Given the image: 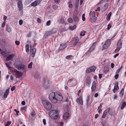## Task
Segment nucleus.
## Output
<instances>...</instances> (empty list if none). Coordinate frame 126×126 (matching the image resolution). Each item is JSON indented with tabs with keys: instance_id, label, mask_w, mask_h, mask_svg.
I'll list each match as a JSON object with an SVG mask.
<instances>
[{
	"instance_id": "72a5a7b5",
	"label": "nucleus",
	"mask_w": 126,
	"mask_h": 126,
	"mask_svg": "<svg viewBox=\"0 0 126 126\" xmlns=\"http://www.w3.org/2000/svg\"><path fill=\"white\" fill-rule=\"evenodd\" d=\"M110 109L109 108H107L106 110H105L104 112V113H105L107 115L108 113H109V112L110 111Z\"/></svg>"
},
{
	"instance_id": "9d476101",
	"label": "nucleus",
	"mask_w": 126,
	"mask_h": 126,
	"mask_svg": "<svg viewBox=\"0 0 126 126\" xmlns=\"http://www.w3.org/2000/svg\"><path fill=\"white\" fill-rule=\"evenodd\" d=\"M42 0H36L32 3L31 5L32 6L35 7L38 5L42 1Z\"/></svg>"
},
{
	"instance_id": "58836bf2",
	"label": "nucleus",
	"mask_w": 126,
	"mask_h": 126,
	"mask_svg": "<svg viewBox=\"0 0 126 126\" xmlns=\"http://www.w3.org/2000/svg\"><path fill=\"white\" fill-rule=\"evenodd\" d=\"M11 121H7L5 125V126H9L11 124Z\"/></svg>"
},
{
	"instance_id": "cd10ccee",
	"label": "nucleus",
	"mask_w": 126,
	"mask_h": 126,
	"mask_svg": "<svg viewBox=\"0 0 126 126\" xmlns=\"http://www.w3.org/2000/svg\"><path fill=\"white\" fill-rule=\"evenodd\" d=\"M111 42L110 39H108L106 41L105 43H106V44L109 47L110 44Z\"/></svg>"
},
{
	"instance_id": "9b49d317",
	"label": "nucleus",
	"mask_w": 126,
	"mask_h": 126,
	"mask_svg": "<svg viewBox=\"0 0 126 126\" xmlns=\"http://www.w3.org/2000/svg\"><path fill=\"white\" fill-rule=\"evenodd\" d=\"M23 6V4L22 2L20 1H18L17 2V7L20 11H21L22 10Z\"/></svg>"
},
{
	"instance_id": "a878e982",
	"label": "nucleus",
	"mask_w": 126,
	"mask_h": 126,
	"mask_svg": "<svg viewBox=\"0 0 126 126\" xmlns=\"http://www.w3.org/2000/svg\"><path fill=\"white\" fill-rule=\"evenodd\" d=\"M58 22L60 23L63 24L65 22V20L63 17H61L58 20Z\"/></svg>"
},
{
	"instance_id": "f257e3e1",
	"label": "nucleus",
	"mask_w": 126,
	"mask_h": 126,
	"mask_svg": "<svg viewBox=\"0 0 126 126\" xmlns=\"http://www.w3.org/2000/svg\"><path fill=\"white\" fill-rule=\"evenodd\" d=\"M49 99L52 103L55 104L62 100L63 97L61 94L59 92H55L50 94Z\"/></svg>"
},
{
	"instance_id": "ea45409f",
	"label": "nucleus",
	"mask_w": 126,
	"mask_h": 126,
	"mask_svg": "<svg viewBox=\"0 0 126 126\" xmlns=\"http://www.w3.org/2000/svg\"><path fill=\"white\" fill-rule=\"evenodd\" d=\"M58 7L56 5H54L52 6V8L54 10L57 9Z\"/></svg>"
},
{
	"instance_id": "4d7b16f0",
	"label": "nucleus",
	"mask_w": 126,
	"mask_h": 126,
	"mask_svg": "<svg viewBox=\"0 0 126 126\" xmlns=\"http://www.w3.org/2000/svg\"><path fill=\"white\" fill-rule=\"evenodd\" d=\"M15 42L16 44L17 45H18L19 44L20 42L18 41H16Z\"/></svg>"
},
{
	"instance_id": "6e6552de",
	"label": "nucleus",
	"mask_w": 126,
	"mask_h": 126,
	"mask_svg": "<svg viewBox=\"0 0 126 126\" xmlns=\"http://www.w3.org/2000/svg\"><path fill=\"white\" fill-rule=\"evenodd\" d=\"M96 69V68L94 66H92L88 68L86 70L87 73H89L94 71Z\"/></svg>"
},
{
	"instance_id": "2eb2a0df",
	"label": "nucleus",
	"mask_w": 126,
	"mask_h": 126,
	"mask_svg": "<svg viewBox=\"0 0 126 126\" xmlns=\"http://www.w3.org/2000/svg\"><path fill=\"white\" fill-rule=\"evenodd\" d=\"M14 57L13 54L9 55L7 57L6 60V61H8L9 60H12Z\"/></svg>"
},
{
	"instance_id": "5701e85b",
	"label": "nucleus",
	"mask_w": 126,
	"mask_h": 126,
	"mask_svg": "<svg viewBox=\"0 0 126 126\" xmlns=\"http://www.w3.org/2000/svg\"><path fill=\"white\" fill-rule=\"evenodd\" d=\"M117 47L120 49L122 48V43L121 40H120L118 42L117 44Z\"/></svg>"
},
{
	"instance_id": "4c0bfd02",
	"label": "nucleus",
	"mask_w": 126,
	"mask_h": 126,
	"mask_svg": "<svg viewBox=\"0 0 126 126\" xmlns=\"http://www.w3.org/2000/svg\"><path fill=\"white\" fill-rule=\"evenodd\" d=\"M85 31H83L82 32H81V33L80 34V35L81 36H84L85 35Z\"/></svg>"
},
{
	"instance_id": "bf43d9fd",
	"label": "nucleus",
	"mask_w": 126,
	"mask_h": 126,
	"mask_svg": "<svg viewBox=\"0 0 126 126\" xmlns=\"http://www.w3.org/2000/svg\"><path fill=\"white\" fill-rule=\"evenodd\" d=\"M103 105V103H101L99 106L98 107V109H99L100 108H101L102 107V105Z\"/></svg>"
},
{
	"instance_id": "6e6d98bb",
	"label": "nucleus",
	"mask_w": 126,
	"mask_h": 126,
	"mask_svg": "<svg viewBox=\"0 0 126 126\" xmlns=\"http://www.w3.org/2000/svg\"><path fill=\"white\" fill-rule=\"evenodd\" d=\"M23 21L22 20H20L19 21V24L20 25H21L22 24Z\"/></svg>"
},
{
	"instance_id": "680f3d73",
	"label": "nucleus",
	"mask_w": 126,
	"mask_h": 126,
	"mask_svg": "<svg viewBox=\"0 0 126 126\" xmlns=\"http://www.w3.org/2000/svg\"><path fill=\"white\" fill-rule=\"evenodd\" d=\"M43 122L44 124V125H46V120L45 119H44L43 120Z\"/></svg>"
},
{
	"instance_id": "4be33fe9",
	"label": "nucleus",
	"mask_w": 126,
	"mask_h": 126,
	"mask_svg": "<svg viewBox=\"0 0 126 126\" xmlns=\"http://www.w3.org/2000/svg\"><path fill=\"white\" fill-rule=\"evenodd\" d=\"M63 118L65 120H66L69 118V113L66 112L63 115Z\"/></svg>"
},
{
	"instance_id": "0eeeda50",
	"label": "nucleus",
	"mask_w": 126,
	"mask_h": 126,
	"mask_svg": "<svg viewBox=\"0 0 126 126\" xmlns=\"http://www.w3.org/2000/svg\"><path fill=\"white\" fill-rule=\"evenodd\" d=\"M79 40V38L78 37H76L73 40L71 41V44L73 46H74L78 43Z\"/></svg>"
},
{
	"instance_id": "e2e57ef3",
	"label": "nucleus",
	"mask_w": 126,
	"mask_h": 126,
	"mask_svg": "<svg viewBox=\"0 0 126 126\" xmlns=\"http://www.w3.org/2000/svg\"><path fill=\"white\" fill-rule=\"evenodd\" d=\"M3 94V91L2 90L0 91V95H2Z\"/></svg>"
},
{
	"instance_id": "aec40b11",
	"label": "nucleus",
	"mask_w": 126,
	"mask_h": 126,
	"mask_svg": "<svg viewBox=\"0 0 126 126\" xmlns=\"http://www.w3.org/2000/svg\"><path fill=\"white\" fill-rule=\"evenodd\" d=\"M75 80L72 79H70L67 82V83L70 85H73V83H74Z\"/></svg>"
},
{
	"instance_id": "69168bd1",
	"label": "nucleus",
	"mask_w": 126,
	"mask_h": 126,
	"mask_svg": "<svg viewBox=\"0 0 126 126\" xmlns=\"http://www.w3.org/2000/svg\"><path fill=\"white\" fill-rule=\"evenodd\" d=\"M106 115H107L106 114L104 113L103 112V114L102 116V118H105L106 117Z\"/></svg>"
},
{
	"instance_id": "49530a36",
	"label": "nucleus",
	"mask_w": 126,
	"mask_h": 126,
	"mask_svg": "<svg viewBox=\"0 0 126 126\" xmlns=\"http://www.w3.org/2000/svg\"><path fill=\"white\" fill-rule=\"evenodd\" d=\"M21 110H24L25 111H26L27 107H23L21 108Z\"/></svg>"
},
{
	"instance_id": "09e8293b",
	"label": "nucleus",
	"mask_w": 126,
	"mask_h": 126,
	"mask_svg": "<svg viewBox=\"0 0 126 126\" xmlns=\"http://www.w3.org/2000/svg\"><path fill=\"white\" fill-rule=\"evenodd\" d=\"M68 4H69V7L70 8H72V7L73 5H72V4L71 3H70V1L69 2H68Z\"/></svg>"
},
{
	"instance_id": "c03bdc74",
	"label": "nucleus",
	"mask_w": 126,
	"mask_h": 126,
	"mask_svg": "<svg viewBox=\"0 0 126 126\" xmlns=\"http://www.w3.org/2000/svg\"><path fill=\"white\" fill-rule=\"evenodd\" d=\"M111 27V25L110 24H109L108 25V27L107 29L108 30H109L110 28Z\"/></svg>"
},
{
	"instance_id": "c9c22d12",
	"label": "nucleus",
	"mask_w": 126,
	"mask_h": 126,
	"mask_svg": "<svg viewBox=\"0 0 126 126\" xmlns=\"http://www.w3.org/2000/svg\"><path fill=\"white\" fill-rule=\"evenodd\" d=\"M29 45L28 44H27L26 46L25 47V48L26 49V52H28L29 51Z\"/></svg>"
},
{
	"instance_id": "7ed1b4c3",
	"label": "nucleus",
	"mask_w": 126,
	"mask_h": 126,
	"mask_svg": "<svg viewBox=\"0 0 126 126\" xmlns=\"http://www.w3.org/2000/svg\"><path fill=\"white\" fill-rule=\"evenodd\" d=\"M78 11L77 10H75L74 12L73 15V21L77 23L79 22L80 17L78 15Z\"/></svg>"
},
{
	"instance_id": "a19ab883",
	"label": "nucleus",
	"mask_w": 126,
	"mask_h": 126,
	"mask_svg": "<svg viewBox=\"0 0 126 126\" xmlns=\"http://www.w3.org/2000/svg\"><path fill=\"white\" fill-rule=\"evenodd\" d=\"M73 19L72 18H69L68 19V21L69 23H72L73 22Z\"/></svg>"
},
{
	"instance_id": "603ef678",
	"label": "nucleus",
	"mask_w": 126,
	"mask_h": 126,
	"mask_svg": "<svg viewBox=\"0 0 126 126\" xmlns=\"http://www.w3.org/2000/svg\"><path fill=\"white\" fill-rule=\"evenodd\" d=\"M120 48H118L117 47V48L115 49V53H116L118 52L119 51V50H120Z\"/></svg>"
},
{
	"instance_id": "c85d7f7f",
	"label": "nucleus",
	"mask_w": 126,
	"mask_h": 126,
	"mask_svg": "<svg viewBox=\"0 0 126 126\" xmlns=\"http://www.w3.org/2000/svg\"><path fill=\"white\" fill-rule=\"evenodd\" d=\"M126 106V102L125 101L123 102L121 105V110L123 109L125 106Z\"/></svg>"
},
{
	"instance_id": "774afa93",
	"label": "nucleus",
	"mask_w": 126,
	"mask_h": 126,
	"mask_svg": "<svg viewBox=\"0 0 126 126\" xmlns=\"http://www.w3.org/2000/svg\"><path fill=\"white\" fill-rule=\"evenodd\" d=\"M7 17L6 16H4L3 17V20L4 21V22H6V20L7 19Z\"/></svg>"
},
{
	"instance_id": "e433bc0d",
	"label": "nucleus",
	"mask_w": 126,
	"mask_h": 126,
	"mask_svg": "<svg viewBox=\"0 0 126 126\" xmlns=\"http://www.w3.org/2000/svg\"><path fill=\"white\" fill-rule=\"evenodd\" d=\"M109 47L108 45L106 44V43H105L103 45V49H107Z\"/></svg>"
},
{
	"instance_id": "20e7f679",
	"label": "nucleus",
	"mask_w": 126,
	"mask_h": 126,
	"mask_svg": "<svg viewBox=\"0 0 126 126\" xmlns=\"http://www.w3.org/2000/svg\"><path fill=\"white\" fill-rule=\"evenodd\" d=\"M43 104L46 109L49 110L52 107L51 104L49 101L46 100H43L42 101Z\"/></svg>"
},
{
	"instance_id": "a211bd4d",
	"label": "nucleus",
	"mask_w": 126,
	"mask_h": 126,
	"mask_svg": "<svg viewBox=\"0 0 126 126\" xmlns=\"http://www.w3.org/2000/svg\"><path fill=\"white\" fill-rule=\"evenodd\" d=\"M7 51L6 49L4 47L2 48V49H1L0 48V52L1 54L3 55H4L5 54V53Z\"/></svg>"
},
{
	"instance_id": "ddd939ff",
	"label": "nucleus",
	"mask_w": 126,
	"mask_h": 126,
	"mask_svg": "<svg viewBox=\"0 0 126 126\" xmlns=\"http://www.w3.org/2000/svg\"><path fill=\"white\" fill-rule=\"evenodd\" d=\"M36 50V49L35 48H31L30 51L32 52V57H33L35 56Z\"/></svg>"
},
{
	"instance_id": "f03ea898",
	"label": "nucleus",
	"mask_w": 126,
	"mask_h": 126,
	"mask_svg": "<svg viewBox=\"0 0 126 126\" xmlns=\"http://www.w3.org/2000/svg\"><path fill=\"white\" fill-rule=\"evenodd\" d=\"M49 115L50 118L53 120H56L59 117V112L56 110L50 111L49 112Z\"/></svg>"
},
{
	"instance_id": "1a4fd4ad",
	"label": "nucleus",
	"mask_w": 126,
	"mask_h": 126,
	"mask_svg": "<svg viewBox=\"0 0 126 126\" xmlns=\"http://www.w3.org/2000/svg\"><path fill=\"white\" fill-rule=\"evenodd\" d=\"M67 45L68 42L64 43V44H61L59 47V50H61L67 47Z\"/></svg>"
},
{
	"instance_id": "3c124183",
	"label": "nucleus",
	"mask_w": 126,
	"mask_h": 126,
	"mask_svg": "<svg viewBox=\"0 0 126 126\" xmlns=\"http://www.w3.org/2000/svg\"><path fill=\"white\" fill-rule=\"evenodd\" d=\"M85 14H83L82 16V19L83 21H84L85 19Z\"/></svg>"
},
{
	"instance_id": "79ce46f5",
	"label": "nucleus",
	"mask_w": 126,
	"mask_h": 126,
	"mask_svg": "<svg viewBox=\"0 0 126 126\" xmlns=\"http://www.w3.org/2000/svg\"><path fill=\"white\" fill-rule=\"evenodd\" d=\"M54 123V121H53L49 120V123L50 125V126H53V123Z\"/></svg>"
},
{
	"instance_id": "052dcab7",
	"label": "nucleus",
	"mask_w": 126,
	"mask_h": 126,
	"mask_svg": "<svg viewBox=\"0 0 126 126\" xmlns=\"http://www.w3.org/2000/svg\"><path fill=\"white\" fill-rule=\"evenodd\" d=\"M95 12L93 11L92 14V17H95Z\"/></svg>"
},
{
	"instance_id": "473e14b6",
	"label": "nucleus",
	"mask_w": 126,
	"mask_h": 126,
	"mask_svg": "<svg viewBox=\"0 0 126 126\" xmlns=\"http://www.w3.org/2000/svg\"><path fill=\"white\" fill-rule=\"evenodd\" d=\"M89 96H88L87 99V100H86V106L87 107H89V106L90 105V104L89 102Z\"/></svg>"
},
{
	"instance_id": "a18cd8bd",
	"label": "nucleus",
	"mask_w": 126,
	"mask_h": 126,
	"mask_svg": "<svg viewBox=\"0 0 126 126\" xmlns=\"http://www.w3.org/2000/svg\"><path fill=\"white\" fill-rule=\"evenodd\" d=\"M51 24V21L50 20H48L47 21L46 23V25L47 26H49Z\"/></svg>"
},
{
	"instance_id": "f3484780",
	"label": "nucleus",
	"mask_w": 126,
	"mask_h": 126,
	"mask_svg": "<svg viewBox=\"0 0 126 126\" xmlns=\"http://www.w3.org/2000/svg\"><path fill=\"white\" fill-rule=\"evenodd\" d=\"M95 44V43H93V44L90 47V48L89 49V50L88 51L89 52L91 53L92 51L94 50L95 48V45H94V44Z\"/></svg>"
},
{
	"instance_id": "8fccbe9b",
	"label": "nucleus",
	"mask_w": 126,
	"mask_h": 126,
	"mask_svg": "<svg viewBox=\"0 0 126 126\" xmlns=\"http://www.w3.org/2000/svg\"><path fill=\"white\" fill-rule=\"evenodd\" d=\"M100 8L99 7H97L95 11V12H99L100 11Z\"/></svg>"
},
{
	"instance_id": "6ab92c4d",
	"label": "nucleus",
	"mask_w": 126,
	"mask_h": 126,
	"mask_svg": "<svg viewBox=\"0 0 126 126\" xmlns=\"http://www.w3.org/2000/svg\"><path fill=\"white\" fill-rule=\"evenodd\" d=\"M119 89V87L118 85V84L117 83L116 84L114 87V89L113 90V92L114 93H115L116 91H117Z\"/></svg>"
},
{
	"instance_id": "393cba45",
	"label": "nucleus",
	"mask_w": 126,
	"mask_h": 126,
	"mask_svg": "<svg viewBox=\"0 0 126 126\" xmlns=\"http://www.w3.org/2000/svg\"><path fill=\"white\" fill-rule=\"evenodd\" d=\"M11 62H9L6 63L5 64L6 66L8 67V68L11 71V70H13V68L11 67L10 66V65L11 64Z\"/></svg>"
},
{
	"instance_id": "5fc2aeb1",
	"label": "nucleus",
	"mask_w": 126,
	"mask_h": 126,
	"mask_svg": "<svg viewBox=\"0 0 126 126\" xmlns=\"http://www.w3.org/2000/svg\"><path fill=\"white\" fill-rule=\"evenodd\" d=\"M104 69L106 72H108L109 71V69L107 67H105L104 68Z\"/></svg>"
},
{
	"instance_id": "13d9d810",
	"label": "nucleus",
	"mask_w": 126,
	"mask_h": 126,
	"mask_svg": "<svg viewBox=\"0 0 126 126\" xmlns=\"http://www.w3.org/2000/svg\"><path fill=\"white\" fill-rule=\"evenodd\" d=\"M93 18L92 20L93 21L95 22V21L96 19H97V18L95 16V17H93Z\"/></svg>"
},
{
	"instance_id": "4468645a",
	"label": "nucleus",
	"mask_w": 126,
	"mask_h": 126,
	"mask_svg": "<svg viewBox=\"0 0 126 126\" xmlns=\"http://www.w3.org/2000/svg\"><path fill=\"white\" fill-rule=\"evenodd\" d=\"M86 81L87 85V86H89L91 83V79L89 77H87L86 79Z\"/></svg>"
},
{
	"instance_id": "bb28decb",
	"label": "nucleus",
	"mask_w": 126,
	"mask_h": 126,
	"mask_svg": "<svg viewBox=\"0 0 126 126\" xmlns=\"http://www.w3.org/2000/svg\"><path fill=\"white\" fill-rule=\"evenodd\" d=\"M9 89H7L6 90L3 95L4 97V98H6L7 97L9 94Z\"/></svg>"
},
{
	"instance_id": "c756f323",
	"label": "nucleus",
	"mask_w": 126,
	"mask_h": 126,
	"mask_svg": "<svg viewBox=\"0 0 126 126\" xmlns=\"http://www.w3.org/2000/svg\"><path fill=\"white\" fill-rule=\"evenodd\" d=\"M76 27V26L75 25L73 26H71L69 27V28L70 30L73 31L75 29Z\"/></svg>"
},
{
	"instance_id": "b1692460",
	"label": "nucleus",
	"mask_w": 126,
	"mask_h": 126,
	"mask_svg": "<svg viewBox=\"0 0 126 126\" xmlns=\"http://www.w3.org/2000/svg\"><path fill=\"white\" fill-rule=\"evenodd\" d=\"M55 32V31L54 32L51 31H47L46 33V35L47 36H48L51 35L52 33H54Z\"/></svg>"
},
{
	"instance_id": "37998d69",
	"label": "nucleus",
	"mask_w": 126,
	"mask_h": 126,
	"mask_svg": "<svg viewBox=\"0 0 126 126\" xmlns=\"http://www.w3.org/2000/svg\"><path fill=\"white\" fill-rule=\"evenodd\" d=\"M32 62H31L28 65V68H31L32 67Z\"/></svg>"
},
{
	"instance_id": "2f4dec72",
	"label": "nucleus",
	"mask_w": 126,
	"mask_h": 126,
	"mask_svg": "<svg viewBox=\"0 0 126 126\" xmlns=\"http://www.w3.org/2000/svg\"><path fill=\"white\" fill-rule=\"evenodd\" d=\"M124 88H123L119 93L120 96V97H122L123 95L124 91Z\"/></svg>"
},
{
	"instance_id": "f8f14e48",
	"label": "nucleus",
	"mask_w": 126,
	"mask_h": 126,
	"mask_svg": "<svg viewBox=\"0 0 126 126\" xmlns=\"http://www.w3.org/2000/svg\"><path fill=\"white\" fill-rule=\"evenodd\" d=\"M76 101L78 103H79L81 105H82L83 104V101L82 96H80L77 99Z\"/></svg>"
},
{
	"instance_id": "39448f33",
	"label": "nucleus",
	"mask_w": 126,
	"mask_h": 126,
	"mask_svg": "<svg viewBox=\"0 0 126 126\" xmlns=\"http://www.w3.org/2000/svg\"><path fill=\"white\" fill-rule=\"evenodd\" d=\"M11 72L16 74V78H19L22 75V73L16 69L11 70Z\"/></svg>"
},
{
	"instance_id": "864d4df0",
	"label": "nucleus",
	"mask_w": 126,
	"mask_h": 126,
	"mask_svg": "<svg viewBox=\"0 0 126 126\" xmlns=\"http://www.w3.org/2000/svg\"><path fill=\"white\" fill-rule=\"evenodd\" d=\"M6 24V22H4L2 24L1 27L2 28H3L5 26Z\"/></svg>"
},
{
	"instance_id": "f704fd0d",
	"label": "nucleus",
	"mask_w": 126,
	"mask_h": 126,
	"mask_svg": "<svg viewBox=\"0 0 126 126\" xmlns=\"http://www.w3.org/2000/svg\"><path fill=\"white\" fill-rule=\"evenodd\" d=\"M73 56L70 55L67 56L65 58L67 59H73Z\"/></svg>"
},
{
	"instance_id": "412c9836",
	"label": "nucleus",
	"mask_w": 126,
	"mask_h": 126,
	"mask_svg": "<svg viewBox=\"0 0 126 126\" xmlns=\"http://www.w3.org/2000/svg\"><path fill=\"white\" fill-rule=\"evenodd\" d=\"M108 6L109 3H106L102 8V11H105L108 8Z\"/></svg>"
},
{
	"instance_id": "de8ad7c7",
	"label": "nucleus",
	"mask_w": 126,
	"mask_h": 126,
	"mask_svg": "<svg viewBox=\"0 0 126 126\" xmlns=\"http://www.w3.org/2000/svg\"><path fill=\"white\" fill-rule=\"evenodd\" d=\"M7 31L8 32H10L11 31V30L10 28L9 27H8L7 28Z\"/></svg>"
},
{
	"instance_id": "423d86ee",
	"label": "nucleus",
	"mask_w": 126,
	"mask_h": 126,
	"mask_svg": "<svg viewBox=\"0 0 126 126\" xmlns=\"http://www.w3.org/2000/svg\"><path fill=\"white\" fill-rule=\"evenodd\" d=\"M16 67L19 70H23L24 71L26 70V68L25 66L22 64H20L16 65Z\"/></svg>"
},
{
	"instance_id": "7c9ffc66",
	"label": "nucleus",
	"mask_w": 126,
	"mask_h": 126,
	"mask_svg": "<svg viewBox=\"0 0 126 126\" xmlns=\"http://www.w3.org/2000/svg\"><path fill=\"white\" fill-rule=\"evenodd\" d=\"M112 13L110 12L107 15L106 18V19L108 21H109L110 20V16L111 15Z\"/></svg>"
},
{
	"instance_id": "338daca9",
	"label": "nucleus",
	"mask_w": 126,
	"mask_h": 126,
	"mask_svg": "<svg viewBox=\"0 0 126 126\" xmlns=\"http://www.w3.org/2000/svg\"><path fill=\"white\" fill-rule=\"evenodd\" d=\"M119 76V75L118 74H116L115 76V78L116 79H117Z\"/></svg>"
},
{
	"instance_id": "0e129e2a",
	"label": "nucleus",
	"mask_w": 126,
	"mask_h": 126,
	"mask_svg": "<svg viewBox=\"0 0 126 126\" xmlns=\"http://www.w3.org/2000/svg\"><path fill=\"white\" fill-rule=\"evenodd\" d=\"M54 1L56 3H59L60 0H54Z\"/></svg>"
},
{
	"instance_id": "dca6fc26",
	"label": "nucleus",
	"mask_w": 126,
	"mask_h": 126,
	"mask_svg": "<svg viewBox=\"0 0 126 126\" xmlns=\"http://www.w3.org/2000/svg\"><path fill=\"white\" fill-rule=\"evenodd\" d=\"M96 84L94 81L92 83V85L91 87L92 91V92L94 91L96 89Z\"/></svg>"
}]
</instances>
